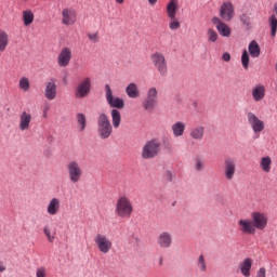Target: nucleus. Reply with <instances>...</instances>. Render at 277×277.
<instances>
[{"label":"nucleus","instance_id":"obj_36","mask_svg":"<svg viewBox=\"0 0 277 277\" xmlns=\"http://www.w3.org/2000/svg\"><path fill=\"white\" fill-rule=\"evenodd\" d=\"M241 64L245 70H248L250 66V54H248V50H245L241 55Z\"/></svg>","mask_w":277,"mask_h":277},{"label":"nucleus","instance_id":"obj_14","mask_svg":"<svg viewBox=\"0 0 277 277\" xmlns=\"http://www.w3.org/2000/svg\"><path fill=\"white\" fill-rule=\"evenodd\" d=\"M237 173V161L234 158H225L223 164V174L225 181H233Z\"/></svg>","mask_w":277,"mask_h":277},{"label":"nucleus","instance_id":"obj_26","mask_svg":"<svg viewBox=\"0 0 277 277\" xmlns=\"http://www.w3.org/2000/svg\"><path fill=\"white\" fill-rule=\"evenodd\" d=\"M240 273L242 274V276L245 277H250L252 276L251 274V269H252V259L247 258L245 259L240 264Z\"/></svg>","mask_w":277,"mask_h":277},{"label":"nucleus","instance_id":"obj_20","mask_svg":"<svg viewBox=\"0 0 277 277\" xmlns=\"http://www.w3.org/2000/svg\"><path fill=\"white\" fill-rule=\"evenodd\" d=\"M60 211H62V200L60 198L53 197L47 206V213L48 215L54 216L57 215Z\"/></svg>","mask_w":277,"mask_h":277},{"label":"nucleus","instance_id":"obj_13","mask_svg":"<svg viewBox=\"0 0 277 277\" xmlns=\"http://www.w3.org/2000/svg\"><path fill=\"white\" fill-rule=\"evenodd\" d=\"M158 91L157 88L151 87L148 89L147 91V96L146 98L143 101V107L144 109H146V111H153V109H155V107H157V103H158Z\"/></svg>","mask_w":277,"mask_h":277},{"label":"nucleus","instance_id":"obj_43","mask_svg":"<svg viewBox=\"0 0 277 277\" xmlns=\"http://www.w3.org/2000/svg\"><path fill=\"white\" fill-rule=\"evenodd\" d=\"M88 38L91 42H98V32L89 34Z\"/></svg>","mask_w":277,"mask_h":277},{"label":"nucleus","instance_id":"obj_49","mask_svg":"<svg viewBox=\"0 0 277 277\" xmlns=\"http://www.w3.org/2000/svg\"><path fill=\"white\" fill-rule=\"evenodd\" d=\"M116 3H119L120 5H122V3H124V0H115Z\"/></svg>","mask_w":277,"mask_h":277},{"label":"nucleus","instance_id":"obj_19","mask_svg":"<svg viewBox=\"0 0 277 277\" xmlns=\"http://www.w3.org/2000/svg\"><path fill=\"white\" fill-rule=\"evenodd\" d=\"M31 113L24 110L19 115V123H18V129L22 132L29 131L31 129Z\"/></svg>","mask_w":277,"mask_h":277},{"label":"nucleus","instance_id":"obj_4","mask_svg":"<svg viewBox=\"0 0 277 277\" xmlns=\"http://www.w3.org/2000/svg\"><path fill=\"white\" fill-rule=\"evenodd\" d=\"M114 128L111 127V121L105 113L100 114L97 118V133L101 140H107L111 136Z\"/></svg>","mask_w":277,"mask_h":277},{"label":"nucleus","instance_id":"obj_29","mask_svg":"<svg viewBox=\"0 0 277 277\" xmlns=\"http://www.w3.org/2000/svg\"><path fill=\"white\" fill-rule=\"evenodd\" d=\"M126 93L129 98H140V89L134 82L128 84V87L126 88Z\"/></svg>","mask_w":277,"mask_h":277},{"label":"nucleus","instance_id":"obj_31","mask_svg":"<svg viewBox=\"0 0 277 277\" xmlns=\"http://www.w3.org/2000/svg\"><path fill=\"white\" fill-rule=\"evenodd\" d=\"M216 29H217L220 36H222L223 38H230V34H233L230 26H228V24H226L224 22Z\"/></svg>","mask_w":277,"mask_h":277},{"label":"nucleus","instance_id":"obj_28","mask_svg":"<svg viewBox=\"0 0 277 277\" xmlns=\"http://www.w3.org/2000/svg\"><path fill=\"white\" fill-rule=\"evenodd\" d=\"M260 170H262L264 174L272 172V157L264 156L260 159Z\"/></svg>","mask_w":277,"mask_h":277},{"label":"nucleus","instance_id":"obj_34","mask_svg":"<svg viewBox=\"0 0 277 277\" xmlns=\"http://www.w3.org/2000/svg\"><path fill=\"white\" fill-rule=\"evenodd\" d=\"M79 131H85L87 120L85 115L79 113L76 116Z\"/></svg>","mask_w":277,"mask_h":277},{"label":"nucleus","instance_id":"obj_32","mask_svg":"<svg viewBox=\"0 0 277 277\" xmlns=\"http://www.w3.org/2000/svg\"><path fill=\"white\" fill-rule=\"evenodd\" d=\"M249 53L251 57H259L261 55V47H259L256 41L253 40L249 43Z\"/></svg>","mask_w":277,"mask_h":277},{"label":"nucleus","instance_id":"obj_25","mask_svg":"<svg viewBox=\"0 0 277 277\" xmlns=\"http://www.w3.org/2000/svg\"><path fill=\"white\" fill-rule=\"evenodd\" d=\"M10 47V34L8 31L0 29V53H5Z\"/></svg>","mask_w":277,"mask_h":277},{"label":"nucleus","instance_id":"obj_17","mask_svg":"<svg viewBox=\"0 0 277 277\" xmlns=\"http://www.w3.org/2000/svg\"><path fill=\"white\" fill-rule=\"evenodd\" d=\"M43 94L48 101H55L57 98V84L55 80L51 79L45 82Z\"/></svg>","mask_w":277,"mask_h":277},{"label":"nucleus","instance_id":"obj_24","mask_svg":"<svg viewBox=\"0 0 277 277\" xmlns=\"http://www.w3.org/2000/svg\"><path fill=\"white\" fill-rule=\"evenodd\" d=\"M251 94H252V98H253V101H255V103L263 101L265 98V85L256 84L252 89Z\"/></svg>","mask_w":277,"mask_h":277},{"label":"nucleus","instance_id":"obj_18","mask_svg":"<svg viewBox=\"0 0 277 277\" xmlns=\"http://www.w3.org/2000/svg\"><path fill=\"white\" fill-rule=\"evenodd\" d=\"M172 234L170 232H161L157 237V245L163 250L172 248Z\"/></svg>","mask_w":277,"mask_h":277},{"label":"nucleus","instance_id":"obj_46","mask_svg":"<svg viewBox=\"0 0 277 277\" xmlns=\"http://www.w3.org/2000/svg\"><path fill=\"white\" fill-rule=\"evenodd\" d=\"M222 60H223L224 62H230V53L225 52V53L222 55Z\"/></svg>","mask_w":277,"mask_h":277},{"label":"nucleus","instance_id":"obj_7","mask_svg":"<svg viewBox=\"0 0 277 277\" xmlns=\"http://www.w3.org/2000/svg\"><path fill=\"white\" fill-rule=\"evenodd\" d=\"M67 173L70 183L77 184L83 179V169L77 160H71L67 163Z\"/></svg>","mask_w":277,"mask_h":277},{"label":"nucleus","instance_id":"obj_33","mask_svg":"<svg viewBox=\"0 0 277 277\" xmlns=\"http://www.w3.org/2000/svg\"><path fill=\"white\" fill-rule=\"evenodd\" d=\"M18 88L22 92H28L31 90V82L29 81V78L22 77L18 81Z\"/></svg>","mask_w":277,"mask_h":277},{"label":"nucleus","instance_id":"obj_2","mask_svg":"<svg viewBox=\"0 0 277 277\" xmlns=\"http://www.w3.org/2000/svg\"><path fill=\"white\" fill-rule=\"evenodd\" d=\"M115 214L122 220H127L133 215V201L127 195H122L117 199Z\"/></svg>","mask_w":277,"mask_h":277},{"label":"nucleus","instance_id":"obj_21","mask_svg":"<svg viewBox=\"0 0 277 277\" xmlns=\"http://www.w3.org/2000/svg\"><path fill=\"white\" fill-rule=\"evenodd\" d=\"M189 137L195 142H202L205 140V126H196L190 129Z\"/></svg>","mask_w":277,"mask_h":277},{"label":"nucleus","instance_id":"obj_44","mask_svg":"<svg viewBox=\"0 0 277 277\" xmlns=\"http://www.w3.org/2000/svg\"><path fill=\"white\" fill-rule=\"evenodd\" d=\"M49 109H51V105L45 104V105L42 106L43 118H48V116H49Z\"/></svg>","mask_w":277,"mask_h":277},{"label":"nucleus","instance_id":"obj_10","mask_svg":"<svg viewBox=\"0 0 277 277\" xmlns=\"http://www.w3.org/2000/svg\"><path fill=\"white\" fill-rule=\"evenodd\" d=\"M92 90V78L85 77L80 80L75 90L76 98H85Z\"/></svg>","mask_w":277,"mask_h":277},{"label":"nucleus","instance_id":"obj_11","mask_svg":"<svg viewBox=\"0 0 277 277\" xmlns=\"http://www.w3.org/2000/svg\"><path fill=\"white\" fill-rule=\"evenodd\" d=\"M106 103L114 109H124V100L115 96L109 84L105 85Z\"/></svg>","mask_w":277,"mask_h":277},{"label":"nucleus","instance_id":"obj_5","mask_svg":"<svg viewBox=\"0 0 277 277\" xmlns=\"http://www.w3.org/2000/svg\"><path fill=\"white\" fill-rule=\"evenodd\" d=\"M159 153H161V142L157 138H153L145 143L141 155L144 159H155Z\"/></svg>","mask_w":277,"mask_h":277},{"label":"nucleus","instance_id":"obj_27","mask_svg":"<svg viewBox=\"0 0 277 277\" xmlns=\"http://www.w3.org/2000/svg\"><path fill=\"white\" fill-rule=\"evenodd\" d=\"M36 18V15L34 14V11L27 9L22 12V19L25 27H29L34 24V21Z\"/></svg>","mask_w":277,"mask_h":277},{"label":"nucleus","instance_id":"obj_9","mask_svg":"<svg viewBox=\"0 0 277 277\" xmlns=\"http://www.w3.org/2000/svg\"><path fill=\"white\" fill-rule=\"evenodd\" d=\"M150 61L160 75L163 76L168 74V61H166V55H163V53L154 52L150 54Z\"/></svg>","mask_w":277,"mask_h":277},{"label":"nucleus","instance_id":"obj_35","mask_svg":"<svg viewBox=\"0 0 277 277\" xmlns=\"http://www.w3.org/2000/svg\"><path fill=\"white\" fill-rule=\"evenodd\" d=\"M207 38H208V42H217V39L220 38V36L217 35V31H215V29L213 28H209L207 30Z\"/></svg>","mask_w":277,"mask_h":277},{"label":"nucleus","instance_id":"obj_42","mask_svg":"<svg viewBox=\"0 0 277 277\" xmlns=\"http://www.w3.org/2000/svg\"><path fill=\"white\" fill-rule=\"evenodd\" d=\"M36 276L37 277H47V268H44V267L37 268Z\"/></svg>","mask_w":277,"mask_h":277},{"label":"nucleus","instance_id":"obj_30","mask_svg":"<svg viewBox=\"0 0 277 277\" xmlns=\"http://www.w3.org/2000/svg\"><path fill=\"white\" fill-rule=\"evenodd\" d=\"M110 116L114 129H118L120 127V123L122 122V116L120 115V111L114 108L110 113Z\"/></svg>","mask_w":277,"mask_h":277},{"label":"nucleus","instance_id":"obj_41","mask_svg":"<svg viewBox=\"0 0 277 277\" xmlns=\"http://www.w3.org/2000/svg\"><path fill=\"white\" fill-rule=\"evenodd\" d=\"M212 23L215 25L216 29L223 25L224 19L222 17L214 16L212 17Z\"/></svg>","mask_w":277,"mask_h":277},{"label":"nucleus","instance_id":"obj_15","mask_svg":"<svg viewBox=\"0 0 277 277\" xmlns=\"http://www.w3.org/2000/svg\"><path fill=\"white\" fill-rule=\"evenodd\" d=\"M62 24L66 27H72L77 23V11L72 8H65L61 13Z\"/></svg>","mask_w":277,"mask_h":277},{"label":"nucleus","instance_id":"obj_45","mask_svg":"<svg viewBox=\"0 0 277 277\" xmlns=\"http://www.w3.org/2000/svg\"><path fill=\"white\" fill-rule=\"evenodd\" d=\"M164 179H166V181H169V183H171V181L173 179L172 171H166Z\"/></svg>","mask_w":277,"mask_h":277},{"label":"nucleus","instance_id":"obj_22","mask_svg":"<svg viewBox=\"0 0 277 277\" xmlns=\"http://www.w3.org/2000/svg\"><path fill=\"white\" fill-rule=\"evenodd\" d=\"M185 129H187V126L183 121H176L173 123L171 126L173 137H183L185 135Z\"/></svg>","mask_w":277,"mask_h":277},{"label":"nucleus","instance_id":"obj_3","mask_svg":"<svg viewBox=\"0 0 277 277\" xmlns=\"http://www.w3.org/2000/svg\"><path fill=\"white\" fill-rule=\"evenodd\" d=\"M167 16L169 21V29L176 31L181 29V22L176 18V12H179V0H170L166 6Z\"/></svg>","mask_w":277,"mask_h":277},{"label":"nucleus","instance_id":"obj_12","mask_svg":"<svg viewBox=\"0 0 277 277\" xmlns=\"http://www.w3.org/2000/svg\"><path fill=\"white\" fill-rule=\"evenodd\" d=\"M219 16L224 23H230V21L235 18V6L233 5V2H223L219 10Z\"/></svg>","mask_w":277,"mask_h":277},{"label":"nucleus","instance_id":"obj_1","mask_svg":"<svg viewBox=\"0 0 277 277\" xmlns=\"http://www.w3.org/2000/svg\"><path fill=\"white\" fill-rule=\"evenodd\" d=\"M269 217L267 213L255 211L251 213V219H240L238 221V230L241 235H256V230H265Z\"/></svg>","mask_w":277,"mask_h":277},{"label":"nucleus","instance_id":"obj_39","mask_svg":"<svg viewBox=\"0 0 277 277\" xmlns=\"http://www.w3.org/2000/svg\"><path fill=\"white\" fill-rule=\"evenodd\" d=\"M197 266L199 271L207 272V261H205V255H199Z\"/></svg>","mask_w":277,"mask_h":277},{"label":"nucleus","instance_id":"obj_47","mask_svg":"<svg viewBox=\"0 0 277 277\" xmlns=\"http://www.w3.org/2000/svg\"><path fill=\"white\" fill-rule=\"evenodd\" d=\"M5 269H6L5 264L3 263V261L0 260V274H3Z\"/></svg>","mask_w":277,"mask_h":277},{"label":"nucleus","instance_id":"obj_23","mask_svg":"<svg viewBox=\"0 0 277 277\" xmlns=\"http://www.w3.org/2000/svg\"><path fill=\"white\" fill-rule=\"evenodd\" d=\"M268 25L271 28V36L275 38L277 34V3L274 4L273 14L268 18Z\"/></svg>","mask_w":277,"mask_h":277},{"label":"nucleus","instance_id":"obj_37","mask_svg":"<svg viewBox=\"0 0 277 277\" xmlns=\"http://www.w3.org/2000/svg\"><path fill=\"white\" fill-rule=\"evenodd\" d=\"M43 234L45 235L49 243H53V241H55V235L51 234V227L49 225L43 227Z\"/></svg>","mask_w":277,"mask_h":277},{"label":"nucleus","instance_id":"obj_6","mask_svg":"<svg viewBox=\"0 0 277 277\" xmlns=\"http://www.w3.org/2000/svg\"><path fill=\"white\" fill-rule=\"evenodd\" d=\"M94 243L101 254H109L114 249V241H111L105 234H96L94 237Z\"/></svg>","mask_w":277,"mask_h":277},{"label":"nucleus","instance_id":"obj_40","mask_svg":"<svg viewBox=\"0 0 277 277\" xmlns=\"http://www.w3.org/2000/svg\"><path fill=\"white\" fill-rule=\"evenodd\" d=\"M195 169L197 172H202V170H205V161L200 158H197L195 161Z\"/></svg>","mask_w":277,"mask_h":277},{"label":"nucleus","instance_id":"obj_48","mask_svg":"<svg viewBox=\"0 0 277 277\" xmlns=\"http://www.w3.org/2000/svg\"><path fill=\"white\" fill-rule=\"evenodd\" d=\"M158 0H148L149 5H155Z\"/></svg>","mask_w":277,"mask_h":277},{"label":"nucleus","instance_id":"obj_38","mask_svg":"<svg viewBox=\"0 0 277 277\" xmlns=\"http://www.w3.org/2000/svg\"><path fill=\"white\" fill-rule=\"evenodd\" d=\"M240 22L247 29H250L252 27V22L250 21V16H248L247 14L240 15Z\"/></svg>","mask_w":277,"mask_h":277},{"label":"nucleus","instance_id":"obj_8","mask_svg":"<svg viewBox=\"0 0 277 277\" xmlns=\"http://www.w3.org/2000/svg\"><path fill=\"white\" fill-rule=\"evenodd\" d=\"M247 120L249 126L251 127L255 138L261 137L262 131H265V122L261 120L254 113L249 111L247 113Z\"/></svg>","mask_w":277,"mask_h":277},{"label":"nucleus","instance_id":"obj_16","mask_svg":"<svg viewBox=\"0 0 277 277\" xmlns=\"http://www.w3.org/2000/svg\"><path fill=\"white\" fill-rule=\"evenodd\" d=\"M70 60H72V50L63 48L57 56V65L60 68H66V66H69Z\"/></svg>","mask_w":277,"mask_h":277}]
</instances>
